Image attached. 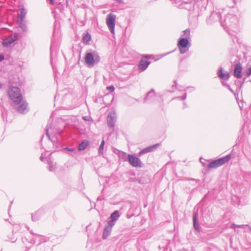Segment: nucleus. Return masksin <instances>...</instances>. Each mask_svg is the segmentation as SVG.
Segmentation results:
<instances>
[{
  "instance_id": "obj_1",
  "label": "nucleus",
  "mask_w": 251,
  "mask_h": 251,
  "mask_svg": "<svg viewBox=\"0 0 251 251\" xmlns=\"http://www.w3.org/2000/svg\"><path fill=\"white\" fill-rule=\"evenodd\" d=\"M8 94L13 103H17L23 98L21 90L17 87H10L8 91Z\"/></svg>"
},
{
  "instance_id": "obj_2",
  "label": "nucleus",
  "mask_w": 251,
  "mask_h": 251,
  "mask_svg": "<svg viewBox=\"0 0 251 251\" xmlns=\"http://www.w3.org/2000/svg\"><path fill=\"white\" fill-rule=\"evenodd\" d=\"M85 61L88 67H92L100 61V57L98 54L93 55L92 53H86Z\"/></svg>"
},
{
  "instance_id": "obj_3",
  "label": "nucleus",
  "mask_w": 251,
  "mask_h": 251,
  "mask_svg": "<svg viewBox=\"0 0 251 251\" xmlns=\"http://www.w3.org/2000/svg\"><path fill=\"white\" fill-rule=\"evenodd\" d=\"M116 18V16L112 13H109L106 18V24L112 34L114 33Z\"/></svg>"
},
{
  "instance_id": "obj_4",
  "label": "nucleus",
  "mask_w": 251,
  "mask_h": 251,
  "mask_svg": "<svg viewBox=\"0 0 251 251\" xmlns=\"http://www.w3.org/2000/svg\"><path fill=\"white\" fill-rule=\"evenodd\" d=\"M189 40L186 38H179L178 43L177 47L180 50V53L184 54L186 52L189 47Z\"/></svg>"
},
{
  "instance_id": "obj_5",
  "label": "nucleus",
  "mask_w": 251,
  "mask_h": 251,
  "mask_svg": "<svg viewBox=\"0 0 251 251\" xmlns=\"http://www.w3.org/2000/svg\"><path fill=\"white\" fill-rule=\"evenodd\" d=\"M230 158V156L227 155L225 157L214 160L208 165V167L209 168H216L219 167L228 162Z\"/></svg>"
},
{
  "instance_id": "obj_6",
  "label": "nucleus",
  "mask_w": 251,
  "mask_h": 251,
  "mask_svg": "<svg viewBox=\"0 0 251 251\" xmlns=\"http://www.w3.org/2000/svg\"><path fill=\"white\" fill-rule=\"evenodd\" d=\"M14 108L17 111L21 114H24L27 112V103L25 101L23 100V98L20 100V102H18L17 103H13Z\"/></svg>"
},
{
  "instance_id": "obj_7",
  "label": "nucleus",
  "mask_w": 251,
  "mask_h": 251,
  "mask_svg": "<svg viewBox=\"0 0 251 251\" xmlns=\"http://www.w3.org/2000/svg\"><path fill=\"white\" fill-rule=\"evenodd\" d=\"M237 22V17L231 15H227L224 22H221V25L224 27H229L233 25H236Z\"/></svg>"
},
{
  "instance_id": "obj_8",
  "label": "nucleus",
  "mask_w": 251,
  "mask_h": 251,
  "mask_svg": "<svg viewBox=\"0 0 251 251\" xmlns=\"http://www.w3.org/2000/svg\"><path fill=\"white\" fill-rule=\"evenodd\" d=\"M127 157L130 164L133 167L137 168L142 167V161L138 157L131 154H128Z\"/></svg>"
},
{
  "instance_id": "obj_9",
  "label": "nucleus",
  "mask_w": 251,
  "mask_h": 251,
  "mask_svg": "<svg viewBox=\"0 0 251 251\" xmlns=\"http://www.w3.org/2000/svg\"><path fill=\"white\" fill-rule=\"evenodd\" d=\"M117 116L114 110L110 111L107 118V125L109 127H113L116 121Z\"/></svg>"
},
{
  "instance_id": "obj_10",
  "label": "nucleus",
  "mask_w": 251,
  "mask_h": 251,
  "mask_svg": "<svg viewBox=\"0 0 251 251\" xmlns=\"http://www.w3.org/2000/svg\"><path fill=\"white\" fill-rule=\"evenodd\" d=\"M242 70V66L241 64L240 63L236 64L234 67V75L238 78H241L242 76L241 74Z\"/></svg>"
},
{
  "instance_id": "obj_11",
  "label": "nucleus",
  "mask_w": 251,
  "mask_h": 251,
  "mask_svg": "<svg viewBox=\"0 0 251 251\" xmlns=\"http://www.w3.org/2000/svg\"><path fill=\"white\" fill-rule=\"evenodd\" d=\"M160 146L159 144H156L154 145H153L152 146H151L148 147H146L143 149L140 152H139V155H141L143 154L151 152L154 150H155L157 147H158Z\"/></svg>"
},
{
  "instance_id": "obj_12",
  "label": "nucleus",
  "mask_w": 251,
  "mask_h": 251,
  "mask_svg": "<svg viewBox=\"0 0 251 251\" xmlns=\"http://www.w3.org/2000/svg\"><path fill=\"white\" fill-rule=\"evenodd\" d=\"M18 39V37L17 35H14L13 36L10 37L9 38L6 39L3 42L2 45L4 47H7L11 44H13L15 41H17Z\"/></svg>"
},
{
  "instance_id": "obj_13",
  "label": "nucleus",
  "mask_w": 251,
  "mask_h": 251,
  "mask_svg": "<svg viewBox=\"0 0 251 251\" xmlns=\"http://www.w3.org/2000/svg\"><path fill=\"white\" fill-rule=\"evenodd\" d=\"M150 63V62L149 61L142 58L139 64V68L141 71H144L147 68Z\"/></svg>"
},
{
  "instance_id": "obj_14",
  "label": "nucleus",
  "mask_w": 251,
  "mask_h": 251,
  "mask_svg": "<svg viewBox=\"0 0 251 251\" xmlns=\"http://www.w3.org/2000/svg\"><path fill=\"white\" fill-rule=\"evenodd\" d=\"M219 76L221 79L226 80L229 78V74L227 72L223 73V69L221 68L219 71Z\"/></svg>"
},
{
  "instance_id": "obj_15",
  "label": "nucleus",
  "mask_w": 251,
  "mask_h": 251,
  "mask_svg": "<svg viewBox=\"0 0 251 251\" xmlns=\"http://www.w3.org/2000/svg\"><path fill=\"white\" fill-rule=\"evenodd\" d=\"M198 213L197 211H195L193 215V221L194 227L196 230H198L200 228V226L198 222Z\"/></svg>"
},
{
  "instance_id": "obj_16",
  "label": "nucleus",
  "mask_w": 251,
  "mask_h": 251,
  "mask_svg": "<svg viewBox=\"0 0 251 251\" xmlns=\"http://www.w3.org/2000/svg\"><path fill=\"white\" fill-rule=\"evenodd\" d=\"M22 241L27 250H30L31 247V239L28 240L26 237H24L22 238Z\"/></svg>"
},
{
  "instance_id": "obj_17",
  "label": "nucleus",
  "mask_w": 251,
  "mask_h": 251,
  "mask_svg": "<svg viewBox=\"0 0 251 251\" xmlns=\"http://www.w3.org/2000/svg\"><path fill=\"white\" fill-rule=\"evenodd\" d=\"M89 145V142L88 141L84 140L82 141L78 145V150L79 151H83L85 149L87 146Z\"/></svg>"
},
{
  "instance_id": "obj_18",
  "label": "nucleus",
  "mask_w": 251,
  "mask_h": 251,
  "mask_svg": "<svg viewBox=\"0 0 251 251\" xmlns=\"http://www.w3.org/2000/svg\"><path fill=\"white\" fill-rule=\"evenodd\" d=\"M112 229L110 227L106 226L103 230L102 234V238L104 239H106L110 234Z\"/></svg>"
},
{
  "instance_id": "obj_19",
  "label": "nucleus",
  "mask_w": 251,
  "mask_h": 251,
  "mask_svg": "<svg viewBox=\"0 0 251 251\" xmlns=\"http://www.w3.org/2000/svg\"><path fill=\"white\" fill-rule=\"evenodd\" d=\"M26 12L24 9H22L20 14L18 16L17 21H24Z\"/></svg>"
},
{
  "instance_id": "obj_20",
  "label": "nucleus",
  "mask_w": 251,
  "mask_h": 251,
  "mask_svg": "<svg viewBox=\"0 0 251 251\" xmlns=\"http://www.w3.org/2000/svg\"><path fill=\"white\" fill-rule=\"evenodd\" d=\"M119 217L120 215L119 214V212L118 211H115L111 214L109 218L112 220L116 221L118 220Z\"/></svg>"
},
{
  "instance_id": "obj_21",
  "label": "nucleus",
  "mask_w": 251,
  "mask_h": 251,
  "mask_svg": "<svg viewBox=\"0 0 251 251\" xmlns=\"http://www.w3.org/2000/svg\"><path fill=\"white\" fill-rule=\"evenodd\" d=\"M190 32L189 29H187L183 31V34L181 35V37L180 38H186L188 40L190 38Z\"/></svg>"
},
{
  "instance_id": "obj_22",
  "label": "nucleus",
  "mask_w": 251,
  "mask_h": 251,
  "mask_svg": "<svg viewBox=\"0 0 251 251\" xmlns=\"http://www.w3.org/2000/svg\"><path fill=\"white\" fill-rule=\"evenodd\" d=\"M19 26L21 28L23 31H26L27 30V27L25 24L24 23V21H17Z\"/></svg>"
},
{
  "instance_id": "obj_23",
  "label": "nucleus",
  "mask_w": 251,
  "mask_h": 251,
  "mask_svg": "<svg viewBox=\"0 0 251 251\" xmlns=\"http://www.w3.org/2000/svg\"><path fill=\"white\" fill-rule=\"evenodd\" d=\"M91 39V35L89 33H87L83 37V41L84 43H87Z\"/></svg>"
},
{
  "instance_id": "obj_24",
  "label": "nucleus",
  "mask_w": 251,
  "mask_h": 251,
  "mask_svg": "<svg viewBox=\"0 0 251 251\" xmlns=\"http://www.w3.org/2000/svg\"><path fill=\"white\" fill-rule=\"evenodd\" d=\"M154 96H155L154 92L153 90H151L147 94V97H146L145 100L150 99L152 98V97H154Z\"/></svg>"
},
{
  "instance_id": "obj_25",
  "label": "nucleus",
  "mask_w": 251,
  "mask_h": 251,
  "mask_svg": "<svg viewBox=\"0 0 251 251\" xmlns=\"http://www.w3.org/2000/svg\"><path fill=\"white\" fill-rule=\"evenodd\" d=\"M115 222L113 220H110L108 222V226H106L108 227H110L111 229L112 228V227L115 225Z\"/></svg>"
},
{
  "instance_id": "obj_26",
  "label": "nucleus",
  "mask_w": 251,
  "mask_h": 251,
  "mask_svg": "<svg viewBox=\"0 0 251 251\" xmlns=\"http://www.w3.org/2000/svg\"><path fill=\"white\" fill-rule=\"evenodd\" d=\"M51 130V127H49V126L46 127V135L50 138V131Z\"/></svg>"
},
{
  "instance_id": "obj_27",
  "label": "nucleus",
  "mask_w": 251,
  "mask_h": 251,
  "mask_svg": "<svg viewBox=\"0 0 251 251\" xmlns=\"http://www.w3.org/2000/svg\"><path fill=\"white\" fill-rule=\"evenodd\" d=\"M56 166L53 164H50L49 166V170L51 172L54 171L55 169Z\"/></svg>"
},
{
  "instance_id": "obj_28",
  "label": "nucleus",
  "mask_w": 251,
  "mask_h": 251,
  "mask_svg": "<svg viewBox=\"0 0 251 251\" xmlns=\"http://www.w3.org/2000/svg\"><path fill=\"white\" fill-rule=\"evenodd\" d=\"M119 156L121 158H123L126 160V153L122 151L120 153Z\"/></svg>"
},
{
  "instance_id": "obj_29",
  "label": "nucleus",
  "mask_w": 251,
  "mask_h": 251,
  "mask_svg": "<svg viewBox=\"0 0 251 251\" xmlns=\"http://www.w3.org/2000/svg\"><path fill=\"white\" fill-rule=\"evenodd\" d=\"M244 225H237L234 224H233L231 226V228L235 229L236 227H244Z\"/></svg>"
},
{
  "instance_id": "obj_30",
  "label": "nucleus",
  "mask_w": 251,
  "mask_h": 251,
  "mask_svg": "<svg viewBox=\"0 0 251 251\" xmlns=\"http://www.w3.org/2000/svg\"><path fill=\"white\" fill-rule=\"evenodd\" d=\"M104 146L102 145H100L99 148V153L100 154H102Z\"/></svg>"
},
{
  "instance_id": "obj_31",
  "label": "nucleus",
  "mask_w": 251,
  "mask_h": 251,
  "mask_svg": "<svg viewBox=\"0 0 251 251\" xmlns=\"http://www.w3.org/2000/svg\"><path fill=\"white\" fill-rule=\"evenodd\" d=\"M246 73L248 76H249L251 75V66L247 69Z\"/></svg>"
},
{
  "instance_id": "obj_32",
  "label": "nucleus",
  "mask_w": 251,
  "mask_h": 251,
  "mask_svg": "<svg viewBox=\"0 0 251 251\" xmlns=\"http://www.w3.org/2000/svg\"><path fill=\"white\" fill-rule=\"evenodd\" d=\"M107 89L111 92H113L114 90V88L113 86H108L107 87Z\"/></svg>"
},
{
  "instance_id": "obj_33",
  "label": "nucleus",
  "mask_w": 251,
  "mask_h": 251,
  "mask_svg": "<svg viewBox=\"0 0 251 251\" xmlns=\"http://www.w3.org/2000/svg\"><path fill=\"white\" fill-rule=\"evenodd\" d=\"M66 149L68 151H72L74 153H75L76 151H75V149H73V148H66Z\"/></svg>"
},
{
  "instance_id": "obj_34",
  "label": "nucleus",
  "mask_w": 251,
  "mask_h": 251,
  "mask_svg": "<svg viewBox=\"0 0 251 251\" xmlns=\"http://www.w3.org/2000/svg\"><path fill=\"white\" fill-rule=\"evenodd\" d=\"M186 94L185 93L184 96L182 97V98H181L180 97H177V99H179V100H184L185 99H186Z\"/></svg>"
},
{
  "instance_id": "obj_35",
  "label": "nucleus",
  "mask_w": 251,
  "mask_h": 251,
  "mask_svg": "<svg viewBox=\"0 0 251 251\" xmlns=\"http://www.w3.org/2000/svg\"><path fill=\"white\" fill-rule=\"evenodd\" d=\"M40 159L42 161H45L47 159L44 157L43 155L42 154L41 157H40Z\"/></svg>"
},
{
  "instance_id": "obj_36",
  "label": "nucleus",
  "mask_w": 251,
  "mask_h": 251,
  "mask_svg": "<svg viewBox=\"0 0 251 251\" xmlns=\"http://www.w3.org/2000/svg\"><path fill=\"white\" fill-rule=\"evenodd\" d=\"M4 59V56L2 54H0V62L2 61Z\"/></svg>"
},
{
  "instance_id": "obj_37",
  "label": "nucleus",
  "mask_w": 251,
  "mask_h": 251,
  "mask_svg": "<svg viewBox=\"0 0 251 251\" xmlns=\"http://www.w3.org/2000/svg\"><path fill=\"white\" fill-rule=\"evenodd\" d=\"M20 226V225H15L14 226V229L13 230H16V228L18 227V226Z\"/></svg>"
},
{
  "instance_id": "obj_38",
  "label": "nucleus",
  "mask_w": 251,
  "mask_h": 251,
  "mask_svg": "<svg viewBox=\"0 0 251 251\" xmlns=\"http://www.w3.org/2000/svg\"><path fill=\"white\" fill-rule=\"evenodd\" d=\"M22 226H24L25 227H26V228H27V230H29V228H29V227H28V226H27L25 225H22Z\"/></svg>"
},
{
  "instance_id": "obj_39",
  "label": "nucleus",
  "mask_w": 251,
  "mask_h": 251,
  "mask_svg": "<svg viewBox=\"0 0 251 251\" xmlns=\"http://www.w3.org/2000/svg\"><path fill=\"white\" fill-rule=\"evenodd\" d=\"M104 144H105V142H104V140H103L101 141V144H100V145H102V146H104Z\"/></svg>"
},
{
  "instance_id": "obj_40",
  "label": "nucleus",
  "mask_w": 251,
  "mask_h": 251,
  "mask_svg": "<svg viewBox=\"0 0 251 251\" xmlns=\"http://www.w3.org/2000/svg\"><path fill=\"white\" fill-rule=\"evenodd\" d=\"M215 15H217L218 17H219V15H218V13L213 14L212 15V16H214Z\"/></svg>"
},
{
  "instance_id": "obj_41",
  "label": "nucleus",
  "mask_w": 251,
  "mask_h": 251,
  "mask_svg": "<svg viewBox=\"0 0 251 251\" xmlns=\"http://www.w3.org/2000/svg\"><path fill=\"white\" fill-rule=\"evenodd\" d=\"M50 3L53 4V0H50Z\"/></svg>"
},
{
  "instance_id": "obj_42",
  "label": "nucleus",
  "mask_w": 251,
  "mask_h": 251,
  "mask_svg": "<svg viewBox=\"0 0 251 251\" xmlns=\"http://www.w3.org/2000/svg\"><path fill=\"white\" fill-rule=\"evenodd\" d=\"M2 87V84L0 83V89Z\"/></svg>"
},
{
  "instance_id": "obj_43",
  "label": "nucleus",
  "mask_w": 251,
  "mask_h": 251,
  "mask_svg": "<svg viewBox=\"0 0 251 251\" xmlns=\"http://www.w3.org/2000/svg\"><path fill=\"white\" fill-rule=\"evenodd\" d=\"M83 119H84L85 120H86V118H84V117H83Z\"/></svg>"
},
{
  "instance_id": "obj_44",
  "label": "nucleus",
  "mask_w": 251,
  "mask_h": 251,
  "mask_svg": "<svg viewBox=\"0 0 251 251\" xmlns=\"http://www.w3.org/2000/svg\"><path fill=\"white\" fill-rule=\"evenodd\" d=\"M83 119H84L85 120H86V118H84V117H83Z\"/></svg>"
}]
</instances>
